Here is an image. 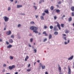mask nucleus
<instances>
[{
  "instance_id": "obj_36",
  "label": "nucleus",
  "mask_w": 74,
  "mask_h": 74,
  "mask_svg": "<svg viewBox=\"0 0 74 74\" xmlns=\"http://www.w3.org/2000/svg\"><path fill=\"white\" fill-rule=\"evenodd\" d=\"M47 39L46 38L44 39V40H43V42H45V41H47Z\"/></svg>"
},
{
  "instance_id": "obj_7",
  "label": "nucleus",
  "mask_w": 74,
  "mask_h": 74,
  "mask_svg": "<svg viewBox=\"0 0 74 74\" xmlns=\"http://www.w3.org/2000/svg\"><path fill=\"white\" fill-rule=\"evenodd\" d=\"M43 34H45V36H48V34L46 33V32L44 31L42 33Z\"/></svg>"
},
{
  "instance_id": "obj_6",
  "label": "nucleus",
  "mask_w": 74,
  "mask_h": 74,
  "mask_svg": "<svg viewBox=\"0 0 74 74\" xmlns=\"http://www.w3.org/2000/svg\"><path fill=\"white\" fill-rule=\"evenodd\" d=\"M57 26L59 28V30H60V25H59V24L58 23H57Z\"/></svg>"
},
{
  "instance_id": "obj_24",
  "label": "nucleus",
  "mask_w": 74,
  "mask_h": 74,
  "mask_svg": "<svg viewBox=\"0 0 74 74\" xmlns=\"http://www.w3.org/2000/svg\"><path fill=\"white\" fill-rule=\"evenodd\" d=\"M64 24H61V27H64Z\"/></svg>"
},
{
  "instance_id": "obj_18",
  "label": "nucleus",
  "mask_w": 74,
  "mask_h": 74,
  "mask_svg": "<svg viewBox=\"0 0 74 74\" xmlns=\"http://www.w3.org/2000/svg\"><path fill=\"white\" fill-rule=\"evenodd\" d=\"M60 10L58 9L56 10V12L57 13H59V12H60Z\"/></svg>"
},
{
  "instance_id": "obj_54",
  "label": "nucleus",
  "mask_w": 74,
  "mask_h": 74,
  "mask_svg": "<svg viewBox=\"0 0 74 74\" xmlns=\"http://www.w3.org/2000/svg\"><path fill=\"white\" fill-rule=\"evenodd\" d=\"M42 1H39V3L40 4H41V3Z\"/></svg>"
},
{
  "instance_id": "obj_45",
  "label": "nucleus",
  "mask_w": 74,
  "mask_h": 74,
  "mask_svg": "<svg viewBox=\"0 0 74 74\" xmlns=\"http://www.w3.org/2000/svg\"><path fill=\"white\" fill-rule=\"evenodd\" d=\"M6 44H7V45H8V44H9V42H8L6 41Z\"/></svg>"
},
{
  "instance_id": "obj_38",
  "label": "nucleus",
  "mask_w": 74,
  "mask_h": 74,
  "mask_svg": "<svg viewBox=\"0 0 74 74\" xmlns=\"http://www.w3.org/2000/svg\"><path fill=\"white\" fill-rule=\"evenodd\" d=\"M7 66V65L6 64H3V67H6V66Z\"/></svg>"
},
{
  "instance_id": "obj_51",
  "label": "nucleus",
  "mask_w": 74,
  "mask_h": 74,
  "mask_svg": "<svg viewBox=\"0 0 74 74\" xmlns=\"http://www.w3.org/2000/svg\"><path fill=\"white\" fill-rule=\"evenodd\" d=\"M63 36H66V35L65 34H62Z\"/></svg>"
},
{
  "instance_id": "obj_47",
  "label": "nucleus",
  "mask_w": 74,
  "mask_h": 74,
  "mask_svg": "<svg viewBox=\"0 0 74 74\" xmlns=\"http://www.w3.org/2000/svg\"><path fill=\"white\" fill-rule=\"evenodd\" d=\"M64 39L65 40H67V39H66V37H64Z\"/></svg>"
},
{
  "instance_id": "obj_1",
  "label": "nucleus",
  "mask_w": 74,
  "mask_h": 74,
  "mask_svg": "<svg viewBox=\"0 0 74 74\" xmlns=\"http://www.w3.org/2000/svg\"><path fill=\"white\" fill-rule=\"evenodd\" d=\"M30 29L31 30H33V31H36L38 29V28L37 27L32 26L30 27Z\"/></svg>"
},
{
  "instance_id": "obj_59",
  "label": "nucleus",
  "mask_w": 74,
  "mask_h": 74,
  "mask_svg": "<svg viewBox=\"0 0 74 74\" xmlns=\"http://www.w3.org/2000/svg\"><path fill=\"white\" fill-rule=\"evenodd\" d=\"M38 17V15H37V16H36V18H37Z\"/></svg>"
},
{
  "instance_id": "obj_39",
  "label": "nucleus",
  "mask_w": 74,
  "mask_h": 74,
  "mask_svg": "<svg viewBox=\"0 0 74 74\" xmlns=\"http://www.w3.org/2000/svg\"><path fill=\"white\" fill-rule=\"evenodd\" d=\"M34 51L35 53H36L37 52V50H36V49H34Z\"/></svg>"
},
{
  "instance_id": "obj_12",
  "label": "nucleus",
  "mask_w": 74,
  "mask_h": 74,
  "mask_svg": "<svg viewBox=\"0 0 74 74\" xmlns=\"http://www.w3.org/2000/svg\"><path fill=\"white\" fill-rule=\"evenodd\" d=\"M12 47V45H10L7 47V48H11Z\"/></svg>"
},
{
  "instance_id": "obj_10",
  "label": "nucleus",
  "mask_w": 74,
  "mask_h": 74,
  "mask_svg": "<svg viewBox=\"0 0 74 74\" xmlns=\"http://www.w3.org/2000/svg\"><path fill=\"white\" fill-rule=\"evenodd\" d=\"M71 10L72 11H74V7L72 6L71 8Z\"/></svg>"
},
{
  "instance_id": "obj_40",
  "label": "nucleus",
  "mask_w": 74,
  "mask_h": 74,
  "mask_svg": "<svg viewBox=\"0 0 74 74\" xmlns=\"http://www.w3.org/2000/svg\"><path fill=\"white\" fill-rule=\"evenodd\" d=\"M61 3H62V2H61V1H59V2H58V4H61Z\"/></svg>"
},
{
  "instance_id": "obj_15",
  "label": "nucleus",
  "mask_w": 74,
  "mask_h": 74,
  "mask_svg": "<svg viewBox=\"0 0 74 74\" xmlns=\"http://www.w3.org/2000/svg\"><path fill=\"white\" fill-rule=\"evenodd\" d=\"M52 38V35L50 34L49 36V39H51Z\"/></svg>"
},
{
  "instance_id": "obj_33",
  "label": "nucleus",
  "mask_w": 74,
  "mask_h": 74,
  "mask_svg": "<svg viewBox=\"0 0 74 74\" xmlns=\"http://www.w3.org/2000/svg\"><path fill=\"white\" fill-rule=\"evenodd\" d=\"M30 24H34V22L33 21H31L30 22Z\"/></svg>"
},
{
  "instance_id": "obj_62",
  "label": "nucleus",
  "mask_w": 74,
  "mask_h": 74,
  "mask_svg": "<svg viewBox=\"0 0 74 74\" xmlns=\"http://www.w3.org/2000/svg\"><path fill=\"white\" fill-rule=\"evenodd\" d=\"M29 36H32V34H29Z\"/></svg>"
},
{
  "instance_id": "obj_34",
  "label": "nucleus",
  "mask_w": 74,
  "mask_h": 74,
  "mask_svg": "<svg viewBox=\"0 0 74 74\" xmlns=\"http://www.w3.org/2000/svg\"><path fill=\"white\" fill-rule=\"evenodd\" d=\"M30 42H33V39L32 38L30 39Z\"/></svg>"
},
{
  "instance_id": "obj_58",
  "label": "nucleus",
  "mask_w": 74,
  "mask_h": 74,
  "mask_svg": "<svg viewBox=\"0 0 74 74\" xmlns=\"http://www.w3.org/2000/svg\"><path fill=\"white\" fill-rule=\"evenodd\" d=\"M63 17H65V16H64V15L62 17V19H63Z\"/></svg>"
},
{
  "instance_id": "obj_20",
  "label": "nucleus",
  "mask_w": 74,
  "mask_h": 74,
  "mask_svg": "<svg viewBox=\"0 0 74 74\" xmlns=\"http://www.w3.org/2000/svg\"><path fill=\"white\" fill-rule=\"evenodd\" d=\"M72 20V18L71 17H70L69 19V22H70Z\"/></svg>"
},
{
  "instance_id": "obj_22",
  "label": "nucleus",
  "mask_w": 74,
  "mask_h": 74,
  "mask_svg": "<svg viewBox=\"0 0 74 74\" xmlns=\"http://www.w3.org/2000/svg\"><path fill=\"white\" fill-rule=\"evenodd\" d=\"M45 13H46V14L48 13V10H47L45 11Z\"/></svg>"
},
{
  "instance_id": "obj_64",
  "label": "nucleus",
  "mask_w": 74,
  "mask_h": 74,
  "mask_svg": "<svg viewBox=\"0 0 74 74\" xmlns=\"http://www.w3.org/2000/svg\"><path fill=\"white\" fill-rule=\"evenodd\" d=\"M73 26H74V23H73Z\"/></svg>"
},
{
  "instance_id": "obj_30",
  "label": "nucleus",
  "mask_w": 74,
  "mask_h": 74,
  "mask_svg": "<svg viewBox=\"0 0 74 74\" xmlns=\"http://www.w3.org/2000/svg\"><path fill=\"white\" fill-rule=\"evenodd\" d=\"M50 28L51 29H53V26H52V25L50 26Z\"/></svg>"
},
{
  "instance_id": "obj_8",
  "label": "nucleus",
  "mask_w": 74,
  "mask_h": 74,
  "mask_svg": "<svg viewBox=\"0 0 74 74\" xmlns=\"http://www.w3.org/2000/svg\"><path fill=\"white\" fill-rule=\"evenodd\" d=\"M73 56H72L71 57L69 58H68V59L69 60H72L73 59Z\"/></svg>"
},
{
  "instance_id": "obj_48",
  "label": "nucleus",
  "mask_w": 74,
  "mask_h": 74,
  "mask_svg": "<svg viewBox=\"0 0 74 74\" xmlns=\"http://www.w3.org/2000/svg\"><path fill=\"white\" fill-rule=\"evenodd\" d=\"M30 64H29L27 67H30Z\"/></svg>"
},
{
  "instance_id": "obj_9",
  "label": "nucleus",
  "mask_w": 74,
  "mask_h": 74,
  "mask_svg": "<svg viewBox=\"0 0 74 74\" xmlns=\"http://www.w3.org/2000/svg\"><path fill=\"white\" fill-rule=\"evenodd\" d=\"M54 30L55 31H58V29L56 28V26L54 27Z\"/></svg>"
},
{
  "instance_id": "obj_23",
  "label": "nucleus",
  "mask_w": 74,
  "mask_h": 74,
  "mask_svg": "<svg viewBox=\"0 0 74 74\" xmlns=\"http://www.w3.org/2000/svg\"><path fill=\"white\" fill-rule=\"evenodd\" d=\"M65 33H69V31L67 30H66Z\"/></svg>"
},
{
  "instance_id": "obj_43",
  "label": "nucleus",
  "mask_w": 74,
  "mask_h": 74,
  "mask_svg": "<svg viewBox=\"0 0 74 74\" xmlns=\"http://www.w3.org/2000/svg\"><path fill=\"white\" fill-rule=\"evenodd\" d=\"M42 15L43 16H44L45 15V13H42Z\"/></svg>"
},
{
  "instance_id": "obj_37",
  "label": "nucleus",
  "mask_w": 74,
  "mask_h": 74,
  "mask_svg": "<svg viewBox=\"0 0 74 74\" xmlns=\"http://www.w3.org/2000/svg\"><path fill=\"white\" fill-rule=\"evenodd\" d=\"M10 10H11V8L9 7L8 8V11H10Z\"/></svg>"
},
{
  "instance_id": "obj_53",
  "label": "nucleus",
  "mask_w": 74,
  "mask_h": 74,
  "mask_svg": "<svg viewBox=\"0 0 74 74\" xmlns=\"http://www.w3.org/2000/svg\"><path fill=\"white\" fill-rule=\"evenodd\" d=\"M17 1H15V4H16V3H17Z\"/></svg>"
},
{
  "instance_id": "obj_27",
  "label": "nucleus",
  "mask_w": 74,
  "mask_h": 74,
  "mask_svg": "<svg viewBox=\"0 0 74 74\" xmlns=\"http://www.w3.org/2000/svg\"><path fill=\"white\" fill-rule=\"evenodd\" d=\"M42 69H45V66H43V65H42Z\"/></svg>"
},
{
  "instance_id": "obj_63",
  "label": "nucleus",
  "mask_w": 74,
  "mask_h": 74,
  "mask_svg": "<svg viewBox=\"0 0 74 74\" xmlns=\"http://www.w3.org/2000/svg\"><path fill=\"white\" fill-rule=\"evenodd\" d=\"M15 74H18V72H16Z\"/></svg>"
},
{
  "instance_id": "obj_11",
  "label": "nucleus",
  "mask_w": 74,
  "mask_h": 74,
  "mask_svg": "<svg viewBox=\"0 0 74 74\" xmlns=\"http://www.w3.org/2000/svg\"><path fill=\"white\" fill-rule=\"evenodd\" d=\"M9 41L10 43H12V42H13V40H12V39H9Z\"/></svg>"
},
{
  "instance_id": "obj_61",
  "label": "nucleus",
  "mask_w": 74,
  "mask_h": 74,
  "mask_svg": "<svg viewBox=\"0 0 74 74\" xmlns=\"http://www.w3.org/2000/svg\"><path fill=\"white\" fill-rule=\"evenodd\" d=\"M70 42V40H68V43H69Z\"/></svg>"
},
{
  "instance_id": "obj_28",
  "label": "nucleus",
  "mask_w": 74,
  "mask_h": 74,
  "mask_svg": "<svg viewBox=\"0 0 74 74\" xmlns=\"http://www.w3.org/2000/svg\"><path fill=\"white\" fill-rule=\"evenodd\" d=\"M33 7L35 8V10L37 9V7L36 6H33Z\"/></svg>"
},
{
  "instance_id": "obj_14",
  "label": "nucleus",
  "mask_w": 74,
  "mask_h": 74,
  "mask_svg": "<svg viewBox=\"0 0 74 74\" xmlns=\"http://www.w3.org/2000/svg\"><path fill=\"white\" fill-rule=\"evenodd\" d=\"M22 7V5H17V8H19V7Z\"/></svg>"
},
{
  "instance_id": "obj_17",
  "label": "nucleus",
  "mask_w": 74,
  "mask_h": 74,
  "mask_svg": "<svg viewBox=\"0 0 74 74\" xmlns=\"http://www.w3.org/2000/svg\"><path fill=\"white\" fill-rule=\"evenodd\" d=\"M40 18V19H42V20H44V16H41Z\"/></svg>"
},
{
  "instance_id": "obj_55",
  "label": "nucleus",
  "mask_w": 74,
  "mask_h": 74,
  "mask_svg": "<svg viewBox=\"0 0 74 74\" xmlns=\"http://www.w3.org/2000/svg\"><path fill=\"white\" fill-rule=\"evenodd\" d=\"M45 74H48V73H47V72H46L45 73Z\"/></svg>"
},
{
  "instance_id": "obj_46",
  "label": "nucleus",
  "mask_w": 74,
  "mask_h": 74,
  "mask_svg": "<svg viewBox=\"0 0 74 74\" xmlns=\"http://www.w3.org/2000/svg\"><path fill=\"white\" fill-rule=\"evenodd\" d=\"M17 26L18 27H20V26H21V25L20 24H18Z\"/></svg>"
},
{
  "instance_id": "obj_41",
  "label": "nucleus",
  "mask_w": 74,
  "mask_h": 74,
  "mask_svg": "<svg viewBox=\"0 0 74 74\" xmlns=\"http://www.w3.org/2000/svg\"><path fill=\"white\" fill-rule=\"evenodd\" d=\"M54 19H56V18H57V17H56V16H54Z\"/></svg>"
},
{
  "instance_id": "obj_2",
  "label": "nucleus",
  "mask_w": 74,
  "mask_h": 74,
  "mask_svg": "<svg viewBox=\"0 0 74 74\" xmlns=\"http://www.w3.org/2000/svg\"><path fill=\"white\" fill-rule=\"evenodd\" d=\"M3 18L5 20V22H8L9 19V18L7 17L6 16H5L3 17Z\"/></svg>"
},
{
  "instance_id": "obj_3",
  "label": "nucleus",
  "mask_w": 74,
  "mask_h": 74,
  "mask_svg": "<svg viewBox=\"0 0 74 74\" xmlns=\"http://www.w3.org/2000/svg\"><path fill=\"white\" fill-rule=\"evenodd\" d=\"M15 65H13L11 66H10L9 67V70H11L12 69H14V68H15Z\"/></svg>"
},
{
  "instance_id": "obj_42",
  "label": "nucleus",
  "mask_w": 74,
  "mask_h": 74,
  "mask_svg": "<svg viewBox=\"0 0 74 74\" xmlns=\"http://www.w3.org/2000/svg\"><path fill=\"white\" fill-rule=\"evenodd\" d=\"M25 58H26V59H29V56H26V57Z\"/></svg>"
},
{
  "instance_id": "obj_19",
  "label": "nucleus",
  "mask_w": 74,
  "mask_h": 74,
  "mask_svg": "<svg viewBox=\"0 0 74 74\" xmlns=\"http://www.w3.org/2000/svg\"><path fill=\"white\" fill-rule=\"evenodd\" d=\"M33 32H34L36 34H37V33H38V32L37 31H33Z\"/></svg>"
},
{
  "instance_id": "obj_25",
  "label": "nucleus",
  "mask_w": 74,
  "mask_h": 74,
  "mask_svg": "<svg viewBox=\"0 0 74 74\" xmlns=\"http://www.w3.org/2000/svg\"><path fill=\"white\" fill-rule=\"evenodd\" d=\"M11 37L12 38H14V35H12L11 36Z\"/></svg>"
},
{
  "instance_id": "obj_52",
  "label": "nucleus",
  "mask_w": 74,
  "mask_h": 74,
  "mask_svg": "<svg viewBox=\"0 0 74 74\" xmlns=\"http://www.w3.org/2000/svg\"><path fill=\"white\" fill-rule=\"evenodd\" d=\"M67 43H67L66 42H64V44H65V45L67 44Z\"/></svg>"
},
{
  "instance_id": "obj_60",
  "label": "nucleus",
  "mask_w": 74,
  "mask_h": 74,
  "mask_svg": "<svg viewBox=\"0 0 74 74\" xmlns=\"http://www.w3.org/2000/svg\"><path fill=\"white\" fill-rule=\"evenodd\" d=\"M41 1H42V2H44V0H41Z\"/></svg>"
},
{
  "instance_id": "obj_57",
  "label": "nucleus",
  "mask_w": 74,
  "mask_h": 74,
  "mask_svg": "<svg viewBox=\"0 0 74 74\" xmlns=\"http://www.w3.org/2000/svg\"><path fill=\"white\" fill-rule=\"evenodd\" d=\"M2 41V39H0V42H1Z\"/></svg>"
},
{
  "instance_id": "obj_35",
  "label": "nucleus",
  "mask_w": 74,
  "mask_h": 74,
  "mask_svg": "<svg viewBox=\"0 0 74 74\" xmlns=\"http://www.w3.org/2000/svg\"><path fill=\"white\" fill-rule=\"evenodd\" d=\"M47 28V26L45 25L44 26V27L43 28V29H46Z\"/></svg>"
},
{
  "instance_id": "obj_44",
  "label": "nucleus",
  "mask_w": 74,
  "mask_h": 74,
  "mask_svg": "<svg viewBox=\"0 0 74 74\" xmlns=\"http://www.w3.org/2000/svg\"><path fill=\"white\" fill-rule=\"evenodd\" d=\"M6 27H6V26H5V27H4V30H6Z\"/></svg>"
},
{
  "instance_id": "obj_5",
  "label": "nucleus",
  "mask_w": 74,
  "mask_h": 74,
  "mask_svg": "<svg viewBox=\"0 0 74 74\" xmlns=\"http://www.w3.org/2000/svg\"><path fill=\"white\" fill-rule=\"evenodd\" d=\"M11 34V32L10 31H9L6 32V34L8 35H10V34Z\"/></svg>"
},
{
  "instance_id": "obj_16",
  "label": "nucleus",
  "mask_w": 74,
  "mask_h": 74,
  "mask_svg": "<svg viewBox=\"0 0 74 74\" xmlns=\"http://www.w3.org/2000/svg\"><path fill=\"white\" fill-rule=\"evenodd\" d=\"M58 70L59 71V72L60 73L61 72V67L60 66L58 67Z\"/></svg>"
},
{
  "instance_id": "obj_4",
  "label": "nucleus",
  "mask_w": 74,
  "mask_h": 74,
  "mask_svg": "<svg viewBox=\"0 0 74 74\" xmlns=\"http://www.w3.org/2000/svg\"><path fill=\"white\" fill-rule=\"evenodd\" d=\"M68 74H71V69H70V66H68Z\"/></svg>"
},
{
  "instance_id": "obj_31",
  "label": "nucleus",
  "mask_w": 74,
  "mask_h": 74,
  "mask_svg": "<svg viewBox=\"0 0 74 74\" xmlns=\"http://www.w3.org/2000/svg\"><path fill=\"white\" fill-rule=\"evenodd\" d=\"M39 67H42V64H41V63H40L39 64Z\"/></svg>"
},
{
  "instance_id": "obj_49",
  "label": "nucleus",
  "mask_w": 74,
  "mask_h": 74,
  "mask_svg": "<svg viewBox=\"0 0 74 74\" xmlns=\"http://www.w3.org/2000/svg\"><path fill=\"white\" fill-rule=\"evenodd\" d=\"M25 62H26V61H27V58H25Z\"/></svg>"
},
{
  "instance_id": "obj_26",
  "label": "nucleus",
  "mask_w": 74,
  "mask_h": 74,
  "mask_svg": "<svg viewBox=\"0 0 74 74\" xmlns=\"http://www.w3.org/2000/svg\"><path fill=\"white\" fill-rule=\"evenodd\" d=\"M10 60H12V59H13V57H12L11 56H10Z\"/></svg>"
},
{
  "instance_id": "obj_29",
  "label": "nucleus",
  "mask_w": 74,
  "mask_h": 74,
  "mask_svg": "<svg viewBox=\"0 0 74 74\" xmlns=\"http://www.w3.org/2000/svg\"><path fill=\"white\" fill-rule=\"evenodd\" d=\"M32 70V69H27V71H31Z\"/></svg>"
},
{
  "instance_id": "obj_21",
  "label": "nucleus",
  "mask_w": 74,
  "mask_h": 74,
  "mask_svg": "<svg viewBox=\"0 0 74 74\" xmlns=\"http://www.w3.org/2000/svg\"><path fill=\"white\" fill-rule=\"evenodd\" d=\"M54 34L55 35H57L58 34V32H55L54 33Z\"/></svg>"
},
{
  "instance_id": "obj_13",
  "label": "nucleus",
  "mask_w": 74,
  "mask_h": 74,
  "mask_svg": "<svg viewBox=\"0 0 74 74\" xmlns=\"http://www.w3.org/2000/svg\"><path fill=\"white\" fill-rule=\"evenodd\" d=\"M53 6H51L50 7V10L51 11H53Z\"/></svg>"
},
{
  "instance_id": "obj_56",
  "label": "nucleus",
  "mask_w": 74,
  "mask_h": 74,
  "mask_svg": "<svg viewBox=\"0 0 74 74\" xmlns=\"http://www.w3.org/2000/svg\"><path fill=\"white\" fill-rule=\"evenodd\" d=\"M10 1H11V2H13V1H14L13 0H10Z\"/></svg>"
},
{
  "instance_id": "obj_32",
  "label": "nucleus",
  "mask_w": 74,
  "mask_h": 74,
  "mask_svg": "<svg viewBox=\"0 0 74 74\" xmlns=\"http://www.w3.org/2000/svg\"><path fill=\"white\" fill-rule=\"evenodd\" d=\"M72 16H74V12H73L72 13Z\"/></svg>"
},
{
  "instance_id": "obj_50",
  "label": "nucleus",
  "mask_w": 74,
  "mask_h": 74,
  "mask_svg": "<svg viewBox=\"0 0 74 74\" xmlns=\"http://www.w3.org/2000/svg\"><path fill=\"white\" fill-rule=\"evenodd\" d=\"M40 60H38L37 61V62H38V63H40Z\"/></svg>"
}]
</instances>
